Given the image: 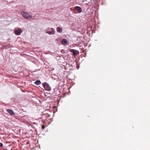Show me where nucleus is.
<instances>
[{
  "mask_svg": "<svg viewBox=\"0 0 150 150\" xmlns=\"http://www.w3.org/2000/svg\"><path fill=\"white\" fill-rule=\"evenodd\" d=\"M3 145V144L2 143H0V146L2 147Z\"/></svg>",
  "mask_w": 150,
  "mask_h": 150,
  "instance_id": "9b49d317",
  "label": "nucleus"
},
{
  "mask_svg": "<svg viewBox=\"0 0 150 150\" xmlns=\"http://www.w3.org/2000/svg\"><path fill=\"white\" fill-rule=\"evenodd\" d=\"M22 32V30L21 29H16L14 30V33L17 35H20Z\"/></svg>",
  "mask_w": 150,
  "mask_h": 150,
  "instance_id": "20e7f679",
  "label": "nucleus"
},
{
  "mask_svg": "<svg viewBox=\"0 0 150 150\" xmlns=\"http://www.w3.org/2000/svg\"><path fill=\"white\" fill-rule=\"evenodd\" d=\"M76 9L78 11V12L79 13L82 12L81 8L79 6H76Z\"/></svg>",
  "mask_w": 150,
  "mask_h": 150,
  "instance_id": "1a4fd4ad",
  "label": "nucleus"
},
{
  "mask_svg": "<svg viewBox=\"0 0 150 150\" xmlns=\"http://www.w3.org/2000/svg\"><path fill=\"white\" fill-rule=\"evenodd\" d=\"M67 41L65 39H63L61 41L62 43L64 45H66L67 43Z\"/></svg>",
  "mask_w": 150,
  "mask_h": 150,
  "instance_id": "6e6552de",
  "label": "nucleus"
},
{
  "mask_svg": "<svg viewBox=\"0 0 150 150\" xmlns=\"http://www.w3.org/2000/svg\"><path fill=\"white\" fill-rule=\"evenodd\" d=\"M34 83L37 85H39L41 83V82L40 80H37Z\"/></svg>",
  "mask_w": 150,
  "mask_h": 150,
  "instance_id": "9d476101",
  "label": "nucleus"
},
{
  "mask_svg": "<svg viewBox=\"0 0 150 150\" xmlns=\"http://www.w3.org/2000/svg\"><path fill=\"white\" fill-rule=\"evenodd\" d=\"M57 31L59 33H61L62 32V29L60 27H58L56 28Z\"/></svg>",
  "mask_w": 150,
  "mask_h": 150,
  "instance_id": "0eeeda50",
  "label": "nucleus"
},
{
  "mask_svg": "<svg viewBox=\"0 0 150 150\" xmlns=\"http://www.w3.org/2000/svg\"><path fill=\"white\" fill-rule=\"evenodd\" d=\"M45 126L44 125H43L42 126V128L43 129H44L45 128Z\"/></svg>",
  "mask_w": 150,
  "mask_h": 150,
  "instance_id": "ddd939ff",
  "label": "nucleus"
},
{
  "mask_svg": "<svg viewBox=\"0 0 150 150\" xmlns=\"http://www.w3.org/2000/svg\"><path fill=\"white\" fill-rule=\"evenodd\" d=\"M20 14H21L24 18L26 19L31 18L32 17V16L27 12L21 11L20 12Z\"/></svg>",
  "mask_w": 150,
  "mask_h": 150,
  "instance_id": "f03ea898",
  "label": "nucleus"
},
{
  "mask_svg": "<svg viewBox=\"0 0 150 150\" xmlns=\"http://www.w3.org/2000/svg\"><path fill=\"white\" fill-rule=\"evenodd\" d=\"M71 52L73 54L74 56H75L78 53V51L74 49H72L71 51Z\"/></svg>",
  "mask_w": 150,
  "mask_h": 150,
  "instance_id": "39448f33",
  "label": "nucleus"
},
{
  "mask_svg": "<svg viewBox=\"0 0 150 150\" xmlns=\"http://www.w3.org/2000/svg\"><path fill=\"white\" fill-rule=\"evenodd\" d=\"M45 32L50 35H54L55 31L53 28H50L49 27L47 28L45 30Z\"/></svg>",
  "mask_w": 150,
  "mask_h": 150,
  "instance_id": "f257e3e1",
  "label": "nucleus"
},
{
  "mask_svg": "<svg viewBox=\"0 0 150 150\" xmlns=\"http://www.w3.org/2000/svg\"><path fill=\"white\" fill-rule=\"evenodd\" d=\"M7 111L11 115H15L14 112L12 110H11V109H8L7 110Z\"/></svg>",
  "mask_w": 150,
  "mask_h": 150,
  "instance_id": "423d86ee",
  "label": "nucleus"
},
{
  "mask_svg": "<svg viewBox=\"0 0 150 150\" xmlns=\"http://www.w3.org/2000/svg\"><path fill=\"white\" fill-rule=\"evenodd\" d=\"M61 52L63 53H64V51L63 50H61Z\"/></svg>",
  "mask_w": 150,
  "mask_h": 150,
  "instance_id": "f8f14e48",
  "label": "nucleus"
},
{
  "mask_svg": "<svg viewBox=\"0 0 150 150\" xmlns=\"http://www.w3.org/2000/svg\"><path fill=\"white\" fill-rule=\"evenodd\" d=\"M4 150H7L6 149H4Z\"/></svg>",
  "mask_w": 150,
  "mask_h": 150,
  "instance_id": "4468645a",
  "label": "nucleus"
},
{
  "mask_svg": "<svg viewBox=\"0 0 150 150\" xmlns=\"http://www.w3.org/2000/svg\"><path fill=\"white\" fill-rule=\"evenodd\" d=\"M42 85L45 90L48 91H51V88L48 84L46 83H43Z\"/></svg>",
  "mask_w": 150,
  "mask_h": 150,
  "instance_id": "7ed1b4c3",
  "label": "nucleus"
}]
</instances>
